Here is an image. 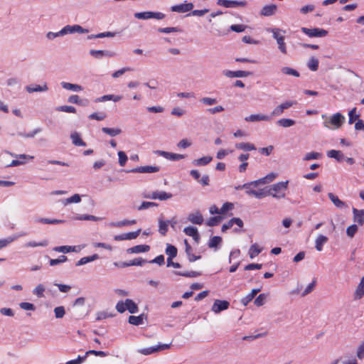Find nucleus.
Masks as SVG:
<instances>
[{
  "mask_svg": "<svg viewBox=\"0 0 364 364\" xmlns=\"http://www.w3.org/2000/svg\"><path fill=\"white\" fill-rule=\"evenodd\" d=\"M246 193L249 196H253L257 198L261 199L265 196H271L273 198L279 199L285 197V193L277 194L276 193H272L271 191H265L264 189H260L259 191L250 190L246 191Z\"/></svg>",
  "mask_w": 364,
  "mask_h": 364,
  "instance_id": "obj_1",
  "label": "nucleus"
},
{
  "mask_svg": "<svg viewBox=\"0 0 364 364\" xmlns=\"http://www.w3.org/2000/svg\"><path fill=\"white\" fill-rule=\"evenodd\" d=\"M301 30L304 33L311 38L325 37L328 34V31L326 30L319 28H308L306 27H302Z\"/></svg>",
  "mask_w": 364,
  "mask_h": 364,
  "instance_id": "obj_2",
  "label": "nucleus"
},
{
  "mask_svg": "<svg viewBox=\"0 0 364 364\" xmlns=\"http://www.w3.org/2000/svg\"><path fill=\"white\" fill-rule=\"evenodd\" d=\"M87 33L89 32L87 29L83 28L80 25H67L65 27H63L60 31V34H62V36L68 33Z\"/></svg>",
  "mask_w": 364,
  "mask_h": 364,
  "instance_id": "obj_3",
  "label": "nucleus"
},
{
  "mask_svg": "<svg viewBox=\"0 0 364 364\" xmlns=\"http://www.w3.org/2000/svg\"><path fill=\"white\" fill-rule=\"evenodd\" d=\"M170 346H171V344H159L156 346H151L149 348H144L139 349L138 352L142 355H150V354H152V353L158 352V351L168 349V348H170Z\"/></svg>",
  "mask_w": 364,
  "mask_h": 364,
  "instance_id": "obj_4",
  "label": "nucleus"
},
{
  "mask_svg": "<svg viewBox=\"0 0 364 364\" xmlns=\"http://www.w3.org/2000/svg\"><path fill=\"white\" fill-rule=\"evenodd\" d=\"M345 122V117L341 113L337 112L331 116L328 122H325L324 125L326 127H329L328 124L330 123L333 125L336 128H339L342 126Z\"/></svg>",
  "mask_w": 364,
  "mask_h": 364,
  "instance_id": "obj_5",
  "label": "nucleus"
},
{
  "mask_svg": "<svg viewBox=\"0 0 364 364\" xmlns=\"http://www.w3.org/2000/svg\"><path fill=\"white\" fill-rule=\"evenodd\" d=\"M246 1H230V0H218L217 4L225 8L245 7L247 6Z\"/></svg>",
  "mask_w": 364,
  "mask_h": 364,
  "instance_id": "obj_6",
  "label": "nucleus"
},
{
  "mask_svg": "<svg viewBox=\"0 0 364 364\" xmlns=\"http://www.w3.org/2000/svg\"><path fill=\"white\" fill-rule=\"evenodd\" d=\"M160 168L156 166H144L126 171L127 173H156L159 171Z\"/></svg>",
  "mask_w": 364,
  "mask_h": 364,
  "instance_id": "obj_7",
  "label": "nucleus"
},
{
  "mask_svg": "<svg viewBox=\"0 0 364 364\" xmlns=\"http://www.w3.org/2000/svg\"><path fill=\"white\" fill-rule=\"evenodd\" d=\"M230 303L228 301L216 299L212 306L211 310L215 314H219L222 311L228 309Z\"/></svg>",
  "mask_w": 364,
  "mask_h": 364,
  "instance_id": "obj_8",
  "label": "nucleus"
},
{
  "mask_svg": "<svg viewBox=\"0 0 364 364\" xmlns=\"http://www.w3.org/2000/svg\"><path fill=\"white\" fill-rule=\"evenodd\" d=\"M154 153L171 161H178L185 158V155L157 150Z\"/></svg>",
  "mask_w": 364,
  "mask_h": 364,
  "instance_id": "obj_9",
  "label": "nucleus"
},
{
  "mask_svg": "<svg viewBox=\"0 0 364 364\" xmlns=\"http://www.w3.org/2000/svg\"><path fill=\"white\" fill-rule=\"evenodd\" d=\"M141 230V229H139L134 232H127V233L117 235L114 236V239L116 241H121V240H134L139 235Z\"/></svg>",
  "mask_w": 364,
  "mask_h": 364,
  "instance_id": "obj_10",
  "label": "nucleus"
},
{
  "mask_svg": "<svg viewBox=\"0 0 364 364\" xmlns=\"http://www.w3.org/2000/svg\"><path fill=\"white\" fill-rule=\"evenodd\" d=\"M288 183V181L274 183L271 186V187L268 189V191L276 193L277 194H281L282 193V191H284L287 189Z\"/></svg>",
  "mask_w": 364,
  "mask_h": 364,
  "instance_id": "obj_11",
  "label": "nucleus"
},
{
  "mask_svg": "<svg viewBox=\"0 0 364 364\" xmlns=\"http://www.w3.org/2000/svg\"><path fill=\"white\" fill-rule=\"evenodd\" d=\"M224 75L228 77H248L252 75V73L250 71L245 70H237V71H231V70H224Z\"/></svg>",
  "mask_w": 364,
  "mask_h": 364,
  "instance_id": "obj_12",
  "label": "nucleus"
},
{
  "mask_svg": "<svg viewBox=\"0 0 364 364\" xmlns=\"http://www.w3.org/2000/svg\"><path fill=\"white\" fill-rule=\"evenodd\" d=\"M188 220L193 224L201 225L203 223V217L199 210L191 213L188 216Z\"/></svg>",
  "mask_w": 364,
  "mask_h": 364,
  "instance_id": "obj_13",
  "label": "nucleus"
},
{
  "mask_svg": "<svg viewBox=\"0 0 364 364\" xmlns=\"http://www.w3.org/2000/svg\"><path fill=\"white\" fill-rule=\"evenodd\" d=\"M193 4L192 3L181 4L175 5L171 7V11L178 13H185L193 9Z\"/></svg>",
  "mask_w": 364,
  "mask_h": 364,
  "instance_id": "obj_14",
  "label": "nucleus"
},
{
  "mask_svg": "<svg viewBox=\"0 0 364 364\" xmlns=\"http://www.w3.org/2000/svg\"><path fill=\"white\" fill-rule=\"evenodd\" d=\"M353 220L359 225L364 224V210H358L353 208Z\"/></svg>",
  "mask_w": 364,
  "mask_h": 364,
  "instance_id": "obj_15",
  "label": "nucleus"
},
{
  "mask_svg": "<svg viewBox=\"0 0 364 364\" xmlns=\"http://www.w3.org/2000/svg\"><path fill=\"white\" fill-rule=\"evenodd\" d=\"M277 9V6L275 4L266 5L262 9L260 14L264 16H271L276 13Z\"/></svg>",
  "mask_w": 364,
  "mask_h": 364,
  "instance_id": "obj_16",
  "label": "nucleus"
},
{
  "mask_svg": "<svg viewBox=\"0 0 364 364\" xmlns=\"http://www.w3.org/2000/svg\"><path fill=\"white\" fill-rule=\"evenodd\" d=\"M26 235V232H21L18 235H15L14 236L9 237L7 238L0 240V250L6 247L8 245L16 240L20 237L25 236Z\"/></svg>",
  "mask_w": 364,
  "mask_h": 364,
  "instance_id": "obj_17",
  "label": "nucleus"
},
{
  "mask_svg": "<svg viewBox=\"0 0 364 364\" xmlns=\"http://www.w3.org/2000/svg\"><path fill=\"white\" fill-rule=\"evenodd\" d=\"M150 246L147 245H138L127 250V253H141L149 251Z\"/></svg>",
  "mask_w": 364,
  "mask_h": 364,
  "instance_id": "obj_18",
  "label": "nucleus"
},
{
  "mask_svg": "<svg viewBox=\"0 0 364 364\" xmlns=\"http://www.w3.org/2000/svg\"><path fill=\"white\" fill-rule=\"evenodd\" d=\"M159 221V233L165 236L168 230L169 220H164L163 216L160 217L158 220Z\"/></svg>",
  "mask_w": 364,
  "mask_h": 364,
  "instance_id": "obj_19",
  "label": "nucleus"
},
{
  "mask_svg": "<svg viewBox=\"0 0 364 364\" xmlns=\"http://www.w3.org/2000/svg\"><path fill=\"white\" fill-rule=\"evenodd\" d=\"M247 122H257V121H270L271 117L265 114H251L249 117H246L245 119Z\"/></svg>",
  "mask_w": 364,
  "mask_h": 364,
  "instance_id": "obj_20",
  "label": "nucleus"
},
{
  "mask_svg": "<svg viewBox=\"0 0 364 364\" xmlns=\"http://www.w3.org/2000/svg\"><path fill=\"white\" fill-rule=\"evenodd\" d=\"M26 90L28 92L32 93L34 92H45L48 90V87L45 83L43 85H30L26 87Z\"/></svg>",
  "mask_w": 364,
  "mask_h": 364,
  "instance_id": "obj_21",
  "label": "nucleus"
},
{
  "mask_svg": "<svg viewBox=\"0 0 364 364\" xmlns=\"http://www.w3.org/2000/svg\"><path fill=\"white\" fill-rule=\"evenodd\" d=\"M327 156L335 159L338 162H342L345 159V156L341 151L334 149L327 151Z\"/></svg>",
  "mask_w": 364,
  "mask_h": 364,
  "instance_id": "obj_22",
  "label": "nucleus"
},
{
  "mask_svg": "<svg viewBox=\"0 0 364 364\" xmlns=\"http://www.w3.org/2000/svg\"><path fill=\"white\" fill-rule=\"evenodd\" d=\"M70 138L72 139V142L75 146H85L86 143L81 139L80 134L77 132H74L71 133Z\"/></svg>",
  "mask_w": 364,
  "mask_h": 364,
  "instance_id": "obj_23",
  "label": "nucleus"
},
{
  "mask_svg": "<svg viewBox=\"0 0 364 364\" xmlns=\"http://www.w3.org/2000/svg\"><path fill=\"white\" fill-rule=\"evenodd\" d=\"M184 242H185V245H186V255L188 256V261L190 262H195L197 259H200V257H201L200 255L196 256L193 254H192V247L188 244L187 240H185Z\"/></svg>",
  "mask_w": 364,
  "mask_h": 364,
  "instance_id": "obj_24",
  "label": "nucleus"
},
{
  "mask_svg": "<svg viewBox=\"0 0 364 364\" xmlns=\"http://www.w3.org/2000/svg\"><path fill=\"white\" fill-rule=\"evenodd\" d=\"M213 160V158L209 156H203L200 159H194L192 161V164L195 166H205L208 164L211 161Z\"/></svg>",
  "mask_w": 364,
  "mask_h": 364,
  "instance_id": "obj_25",
  "label": "nucleus"
},
{
  "mask_svg": "<svg viewBox=\"0 0 364 364\" xmlns=\"http://www.w3.org/2000/svg\"><path fill=\"white\" fill-rule=\"evenodd\" d=\"M328 240V238L323 235H319L315 241V247L318 251H321L323 250V246L326 244Z\"/></svg>",
  "mask_w": 364,
  "mask_h": 364,
  "instance_id": "obj_26",
  "label": "nucleus"
},
{
  "mask_svg": "<svg viewBox=\"0 0 364 364\" xmlns=\"http://www.w3.org/2000/svg\"><path fill=\"white\" fill-rule=\"evenodd\" d=\"M122 99V95H103L100 97H98L95 100V102H105L107 100H112L115 102H119Z\"/></svg>",
  "mask_w": 364,
  "mask_h": 364,
  "instance_id": "obj_27",
  "label": "nucleus"
},
{
  "mask_svg": "<svg viewBox=\"0 0 364 364\" xmlns=\"http://www.w3.org/2000/svg\"><path fill=\"white\" fill-rule=\"evenodd\" d=\"M329 199L332 201L335 206L339 208H343L346 207V203L341 200L338 197L332 193L328 194Z\"/></svg>",
  "mask_w": 364,
  "mask_h": 364,
  "instance_id": "obj_28",
  "label": "nucleus"
},
{
  "mask_svg": "<svg viewBox=\"0 0 364 364\" xmlns=\"http://www.w3.org/2000/svg\"><path fill=\"white\" fill-rule=\"evenodd\" d=\"M126 310H128L130 314H135L138 312V306L136 304L130 299L125 300Z\"/></svg>",
  "mask_w": 364,
  "mask_h": 364,
  "instance_id": "obj_29",
  "label": "nucleus"
},
{
  "mask_svg": "<svg viewBox=\"0 0 364 364\" xmlns=\"http://www.w3.org/2000/svg\"><path fill=\"white\" fill-rule=\"evenodd\" d=\"M60 84L61 86L65 90H72L74 92H80L82 90V87L80 85L72 84L66 82H62Z\"/></svg>",
  "mask_w": 364,
  "mask_h": 364,
  "instance_id": "obj_30",
  "label": "nucleus"
},
{
  "mask_svg": "<svg viewBox=\"0 0 364 364\" xmlns=\"http://www.w3.org/2000/svg\"><path fill=\"white\" fill-rule=\"evenodd\" d=\"M97 259H99V255L97 254H94L88 257H84L81 258L79 261H77V262L76 263V266L84 265L88 262H93Z\"/></svg>",
  "mask_w": 364,
  "mask_h": 364,
  "instance_id": "obj_31",
  "label": "nucleus"
},
{
  "mask_svg": "<svg viewBox=\"0 0 364 364\" xmlns=\"http://www.w3.org/2000/svg\"><path fill=\"white\" fill-rule=\"evenodd\" d=\"M235 148L243 151L255 150L256 147L253 144L249 142H241L235 144Z\"/></svg>",
  "mask_w": 364,
  "mask_h": 364,
  "instance_id": "obj_32",
  "label": "nucleus"
},
{
  "mask_svg": "<svg viewBox=\"0 0 364 364\" xmlns=\"http://www.w3.org/2000/svg\"><path fill=\"white\" fill-rule=\"evenodd\" d=\"M35 221L38 223L52 224V225L65 223V221L62 220L48 219V218H38L35 220Z\"/></svg>",
  "mask_w": 364,
  "mask_h": 364,
  "instance_id": "obj_33",
  "label": "nucleus"
},
{
  "mask_svg": "<svg viewBox=\"0 0 364 364\" xmlns=\"http://www.w3.org/2000/svg\"><path fill=\"white\" fill-rule=\"evenodd\" d=\"M262 249L259 247L257 243L252 245L249 250V256L251 259H253L256 256H257L261 252Z\"/></svg>",
  "mask_w": 364,
  "mask_h": 364,
  "instance_id": "obj_34",
  "label": "nucleus"
},
{
  "mask_svg": "<svg viewBox=\"0 0 364 364\" xmlns=\"http://www.w3.org/2000/svg\"><path fill=\"white\" fill-rule=\"evenodd\" d=\"M144 314H141L139 316H130L129 317V323L130 324L134 325V326H139L143 323V319H144Z\"/></svg>",
  "mask_w": 364,
  "mask_h": 364,
  "instance_id": "obj_35",
  "label": "nucleus"
},
{
  "mask_svg": "<svg viewBox=\"0 0 364 364\" xmlns=\"http://www.w3.org/2000/svg\"><path fill=\"white\" fill-rule=\"evenodd\" d=\"M102 131L111 136H115L122 133V129L119 128L102 127Z\"/></svg>",
  "mask_w": 364,
  "mask_h": 364,
  "instance_id": "obj_36",
  "label": "nucleus"
},
{
  "mask_svg": "<svg viewBox=\"0 0 364 364\" xmlns=\"http://www.w3.org/2000/svg\"><path fill=\"white\" fill-rule=\"evenodd\" d=\"M166 254L168 256V258L173 259L177 255V248L170 244H167L166 248Z\"/></svg>",
  "mask_w": 364,
  "mask_h": 364,
  "instance_id": "obj_37",
  "label": "nucleus"
},
{
  "mask_svg": "<svg viewBox=\"0 0 364 364\" xmlns=\"http://www.w3.org/2000/svg\"><path fill=\"white\" fill-rule=\"evenodd\" d=\"M296 122L291 119H280L277 122V124L282 127L287 128L294 125Z\"/></svg>",
  "mask_w": 364,
  "mask_h": 364,
  "instance_id": "obj_38",
  "label": "nucleus"
},
{
  "mask_svg": "<svg viewBox=\"0 0 364 364\" xmlns=\"http://www.w3.org/2000/svg\"><path fill=\"white\" fill-rule=\"evenodd\" d=\"M281 72L284 75H292L296 77H299L300 76L299 73L296 70L289 67H283L281 69Z\"/></svg>",
  "mask_w": 364,
  "mask_h": 364,
  "instance_id": "obj_39",
  "label": "nucleus"
},
{
  "mask_svg": "<svg viewBox=\"0 0 364 364\" xmlns=\"http://www.w3.org/2000/svg\"><path fill=\"white\" fill-rule=\"evenodd\" d=\"M155 193V200L159 199L160 200H166L172 198V194L170 193H166L165 191H154Z\"/></svg>",
  "mask_w": 364,
  "mask_h": 364,
  "instance_id": "obj_40",
  "label": "nucleus"
},
{
  "mask_svg": "<svg viewBox=\"0 0 364 364\" xmlns=\"http://www.w3.org/2000/svg\"><path fill=\"white\" fill-rule=\"evenodd\" d=\"M73 220H92V221H98L100 220L101 218L96 217L95 215H77L73 217Z\"/></svg>",
  "mask_w": 364,
  "mask_h": 364,
  "instance_id": "obj_41",
  "label": "nucleus"
},
{
  "mask_svg": "<svg viewBox=\"0 0 364 364\" xmlns=\"http://www.w3.org/2000/svg\"><path fill=\"white\" fill-rule=\"evenodd\" d=\"M318 60L314 57H311L307 63V66L311 71H316L318 69Z\"/></svg>",
  "mask_w": 364,
  "mask_h": 364,
  "instance_id": "obj_42",
  "label": "nucleus"
},
{
  "mask_svg": "<svg viewBox=\"0 0 364 364\" xmlns=\"http://www.w3.org/2000/svg\"><path fill=\"white\" fill-rule=\"evenodd\" d=\"M176 275L183 276L185 277H197L201 275V273L196 271L191 272H174Z\"/></svg>",
  "mask_w": 364,
  "mask_h": 364,
  "instance_id": "obj_43",
  "label": "nucleus"
},
{
  "mask_svg": "<svg viewBox=\"0 0 364 364\" xmlns=\"http://www.w3.org/2000/svg\"><path fill=\"white\" fill-rule=\"evenodd\" d=\"M45 291V287L42 284H38L36 288L33 290V294L37 296L38 298L44 297L43 292Z\"/></svg>",
  "mask_w": 364,
  "mask_h": 364,
  "instance_id": "obj_44",
  "label": "nucleus"
},
{
  "mask_svg": "<svg viewBox=\"0 0 364 364\" xmlns=\"http://www.w3.org/2000/svg\"><path fill=\"white\" fill-rule=\"evenodd\" d=\"M80 201H81L80 196L79 194L76 193V194H74L73 196H72L71 197L65 199L63 200V204L65 205H67L69 203H80Z\"/></svg>",
  "mask_w": 364,
  "mask_h": 364,
  "instance_id": "obj_45",
  "label": "nucleus"
},
{
  "mask_svg": "<svg viewBox=\"0 0 364 364\" xmlns=\"http://www.w3.org/2000/svg\"><path fill=\"white\" fill-rule=\"evenodd\" d=\"M146 263H148V261L141 257H137V258H135V259L128 262L129 267H130V266H143Z\"/></svg>",
  "mask_w": 364,
  "mask_h": 364,
  "instance_id": "obj_46",
  "label": "nucleus"
},
{
  "mask_svg": "<svg viewBox=\"0 0 364 364\" xmlns=\"http://www.w3.org/2000/svg\"><path fill=\"white\" fill-rule=\"evenodd\" d=\"M227 226H228V229L231 228L234 224H236L240 228L243 227V222L239 218H233L230 219L228 223H225Z\"/></svg>",
  "mask_w": 364,
  "mask_h": 364,
  "instance_id": "obj_47",
  "label": "nucleus"
},
{
  "mask_svg": "<svg viewBox=\"0 0 364 364\" xmlns=\"http://www.w3.org/2000/svg\"><path fill=\"white\" fill-rule=\"evenodd\" d=\"M222 242V238L220 236H214L210 238L208 242L210 248L217 247Z\"/></svg>",
  "mask_w": 364,
  "mask_h": 364,
  "instance_id": "obj_48",
  "label": "nucleus"
},
{
  "mask_svg": "<svg viewBox=\"0 0 364 364\" xmlns=\"http://www.w3.org/2000/svg\"><path fill=\"white\" fill-rule=\"evenodd\" d=\"M136 223V221L135 220H124L122 221L117 222L115 223H113L112 225L117 228H121L123 226H127L131 225H134Z\"/></svg>",
  "mask_w": 364,
  "mask_h": 364,
  "instance_id": "obj_49",
  "label": "nucleus"
},
{
  "mask_svg": "<svg viewBox=\"0 0 364 364\" xmlns=\"http://www.w3.org/2000/svg\"><path fill=\"white\" fill-rule=\"evenodd\" d=\"M222 217L220 216L212 217L207 220L206 225L209 227H213L218 225L220 223Z\"/></svg>",
  "mask_w": 364,
  "mask_h": 364,
  "instance_id": "obj_50",
  "label": "nucleus"
},
{
  "mask_svg": "<svg viewBox=\"0 0 364 364\" xmlns=\"http://www.w3.org/2000/svg\"><path fill=\"white\" fill-rule=\"evenodd\" d=\"M88 117L90 119L102 121L107 117V114L105 112H94L90 114Z\"/></svg>",
  "mask_w": 364,
  "mask_h": 364,
  "instance_id": "obj_51",
  "label": "nucleus"
},
{
  "mask_svg": "<svg viewBox=\"0 0 364 364\" xmlns=\"http://www.w3.org/2000/svg\"><path fill=\"white\" fill-rule=\"evenodd\" d=\"M321 156H322V154L321 153L312 151V152L306 154V155L304 158V161H310V160H314V159H320L321 157Z\"/></svg>",
  "mask_w": 364,
  "mask_h": 364,
  "instance_id": "obj_52",
  "label": "nucleus"
},
{
  "mask_svg": "<svg viewBox=\"0 0 364 364\" xmlns=\"http://www.w3.org/2000/svg\"><path fill=\"white\" fill-rule=\"evenodd\" d=\"M68 260V257L65 255H60L58 259H50L49 264L50 266H55Z\"/></svg>",
  "mask_w": 364,
  "mask_h": 364,
  "instance_id": "obj_53",
  "label": "nucleus"
},
{
  "mask_svg": "<svg viewBox=\"0 0 364 364\" xmlns=\"http://www.w3.org/2000/svg\"><path fill=\"white\" fill-rule=\"evenodd\" d=\"M158 206V204L154 202H148V201H144L141 203V204L137 208L138 210H143L148 209L151 207H156Z\"/></svg>",
  "mask_w": 364,
  "mask_h": 364,
  "instance_id": "obj_54",
  "label": "nucleus"
},
{
  "mask_svg": "<svg viewBox=\"0 0 364 364\" xmlns=\"http://www.w3.org/2000/svg\"><path fill=\"white\" fill-rule=\"evenodd\" d=\"M55 316L56 318H61L65 314V308L63 306H57L54 309Z\"/></svg>",
  "mask_w": 364,
  "mask_h": 364,
  "instance_id": "obj_55",
  "label": "nucleus"
},
{
  "mask_svg": "<svg viewBox=\"0 0 364 364\" xmlns=\"http://www.w3.org/2000/svg\"><path fill=\"white\" fill-rule=\"evenodd\" d=\"M356 107H354L348 112V123L350 124H353L355 120H358L359 118V114H355Z\"/></svg>",
  "mask_w": 364,
  "mask_h": 364,
  "instance_id": "obj_56",
  "label": "nucleus"
},
{
  "mask_svg": "<svg viewBox=\"0 0 364 364\" xmlns=\"http://www.w3.org/2000/svg\"><path fill=\"white\" fill-rule=\"evenodd\" d=\"M134 16L138 19H149L151 18V11L135 13Z\"/></svg>",
  "mask_w": 364,
  "mask_h": 364,
  "instance_id": "obj_57",
  "label": "nucleus"
},
{
  "mask_svg": "<svg viewBox=\"0 0 364 364\" xmlns=\"http://www.w3.org/2000/svg\"><path fill=\"white\" fill-rule=\"evenodd\" d=\"M132 70H133V69L132 68L125 67V68H123L118 70L115 71L114 73H113L112 74V76L114 78H117V77H120L121 75H122L123 74H124L126 72L132 71Z\"/></svg>",
  "mask_w": 364,
  "mask_h": 364,
  "instance_id": "obj_58",
  "label": "nucleus"
},
{
  "mask_svg": "<svg viewBox=\"0 0 364 364\" xmlns=\"http://www.w3.org/2000/svg\"><path fill=\"white\" fill-rule=\"evenodd\" d=\"M234 208V204L230 202L225 203L222 208L220 209V214H225L228 211L232 210Z\"/></svg>",
  "mask_w": 364,
  "mask_h": 364,
  "instance_id": "obj_59",
  "label": "nucleus"
},
{
  "mask_svg": "<svg viewBox=\"0 0 364 364\" xmlns=\"http://www.w3.org/2000/svg\"><path fill=\"white\" fill-rule=\"evenodd\" d=\"M58 111L68 112V113H75L76 109L73 106L68 105H63L60 106L56 109Z\"/></svg>",
  "mask_w": 364,
  "mask_h": 364,
  "instance_id": "obj_60",
  "label": "nucleus"
},
{
  "mask_svg": "<svg viewBox=\"0 0 364 364\" xmlns=\"http://www.w3.org/2000/svg\"><path fill=\"white\" fill-rule=\"evenodd\" d=\"M364 296V287L358 285L355 292H354V299H360Z\"/></svg>",
  "mask_w": 364,
  "mask_h": 364,
  "instance_id": "obj_61",
  "label": "nucleus"
},
{
  "mask_svg": "<svg viewBox=\"0 0 364 364\" xmlns=\"http://www.w3.org/2000/svg\"><path fill=\"white\" fill-rule=\"evenodd\" d=\"M267 299V295L264 294H260L255 300L254 303L257 306H262Z\"/></svg>",
  "mask_w": 364,
  "mask_h": 364,
  "instance_id": "obj_62",
  "label": "nucleus"
},
{
  "mask_svg": "<svg viewBox=\"0 0 364 364\" xmlns=\"http://www.w3.org/2000/svg\"><path fill=\"white\" fill-rule=\"evenodd\" d=\"M183 232L186 235L193 237L196 235L198 232V229L195 227L189 226L184 228Z\"/></svg>",
  "mask_w": 364,
  "mask_h": 364,
  "instance_id": "obj_63",
  "label": "nucleus"
},
{
  "mask_svg": "<svg viewBox=\"0 0 364 364\" xmlns=\"http://www.w3.org/2000/svg\"><path fill=\"white\" fill-rule=\"evenodd\" d=\"M356 355L360 360H363L364 358V342L358 347Z\"/></svg>",
  "mask_w": 364,
  "mask_h": 364,
  "instance_id": "obj_64",
  "label": "nucleus"
}]
</instances>
